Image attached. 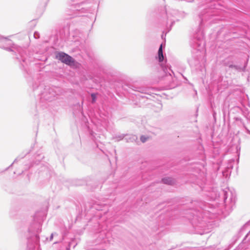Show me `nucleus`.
<instances>
[{
    "label": "nucleus",
    "instance_id": "nucleus-1",
    "mask_svg": "<svg viewBox=\"0 0 250 250\" xmlns=\"http://www.w3.org/2000/svg\"><path fill=\"white\" fill-rule=\"evenodd\" d=\"M37 89L43 91L41 93L40 101L38 104L37 106L43 109L47 108L48 105V103L55 100L57 98L59 92V89L57 87H50V86H45L40 85Z\"/></svg>",
    "mask_w": 250,
    "mask_h": 250
},
{
    "label": "nucleus",
    "instance_id": "nucleus-19",
    "mask_svg": "<svg viewBox=\"0 0 250 250\" xmlns=\"http://www.w3.org/2000/svg\"><path fill=\"white\" fill-rule=\"evenodd\" d=\"M125 137V135L121 134L118 136H116L114 138V139H117V141L121 140L124 139Z\"/></svg>",
    "mask_w": 250,
    "mask_h": 250
},
{
    "label": "nucleus",
    "instance_id": "nucleus-3",
    "mask_svg": "<svg viewBox=\"0 0 250 250\" xmlns=\"http://www.w3.org/2000/svg\"><path fill=\"white\" fill-rule=\"evenodd\" d=\"M56 59L62 62L71 67H74L76 65V62L71 56L63 52H57L56 53Z\"/></svg>",
    "mask_w": 250,
    "mask_h": 250
},
{
    "label": "nucleus",
    "instance_id": "nucleus-5",
    "mask_svg": "<svg viewBox=\"0 0 250 250\" xmlns=\"http://www.w3.org/2000/svg\"><path fill=\"white\" fill-rule=\"evenodd\" d=\"M78 13V0H69V8L67 14L70 16V18L76 17Z\"/></svg>",
    "mask_w": 250,
    "mask_h": 250
},
{
    "label": "nucleus",
    "instance_id": "nucleus-11",
    "mask_svg": "<svg viewBox=\"0 0 250 250\" xmlns=\"http://www.w3.org/2000/svg\"><path fill=\"white\" fill-rule=\"evenodd\" d=\"M226 65L228 66L230 68L234 69L238 71L241 72V71H245L246 70V65H244V66H241L240 65H233L232 64H229L228 63L226 64Z\"/></svg>",
    "mask_w": 250,
    "mask_h": 250
},
{
    "label": "nucleus",
    "instance_id": "nucleus-7",
    "mask_svg": "<svg viewBox=\"0 0 250 250\" xmlns=\"http://www.w3.org/2000/svg\"><path fill=\"white\" fill-rule=\"evenodd\" d=\"M193 47L200 52L203 51L205 49V42L203 38L196 39L194 41Z\"/></svg>",
    "mask_w": 250,
    "mask_h": 250
},
{
    "label": "nucleus",
    "instance_id": "nucleus-9",
    "mask_svg": "<svg viewBox=\"0 0 250 250\" xmlns=\"http://www.w3.org/2000/svg\"><path fill=\"white\" fill-rule=\"evenodd\" d=\"M33 239H34V244H31V239H29L27 243V247L30 249H32L33 248L35 247V245H38L39 243V236L36 234L33 237Z\"/></svg>",
    "mask_w": 250,
    "mask_h": 250
},
{
    "label": "nucleus",
    "instance_id": "nucleus-14",
    "mask_svg": "<svg viewBox=\"0 0 250 250\" xmlns=\"http://www.w3.org/2000/svg\"><path fill=\"white\" fill-rule=\"evenodd\" d=\"M162 181L164 184L167 185H171L173 183L172 179L169 177L163 178Z\"/></svg>",
    "mask_w": 250,
    "mask_h": 250
},
{
    "label": "nucleus",
    "instance_id": "nucleus-13",
    "mask_svg": "<svg viewBox=\"0 0 250 250\" xmlns=\"http://www.w3.org/2000/svg\"><path fill=\"white\" fill-rule=\"evenodd\" d=\"M29 152H26V153H25L24 155H20L18 157H17L14 161L13 163L6 169L9 168L10 167H12L13 164L16 163L18 161L23 158Z\"/></svg>",
    "mask_w": 250,
    "mask_h": 250
},
{
    "label": "nucleus",
    "instance_id": "nucleus-17",
    "mask_svg": "<svg viewBox=\"0 0 250 250\" xmlns=\"http://www.w3.org/2000/svg\"><path fill=\"white\" fill-rule=\"evenodd\" d=\"M91 98H92V103H94L96 102V94L95 93L91 94Z\"/></svg>",
    "mask_w": 250,
    "mask_h": 250
},
{
    "label": "nucleus",
    "instance_id": "nucleus-23",
    "mask_svg": "<svg viewBox=\"0 0 250 250\" xmlns=\"http://www.w3.org/2000/svg\"><path fill=\"white\" fill-rule=\"evenodd\" d=\"M247 131L248 133H249L250 134V131L248 129H247Z\"/></svg>",
    "mask_w": 250,
    "mask_h": 250
},
{
    "label": "nucleus",
    "instance_id": "nucleus-21",
    "mask_svg": "<svg viewBox=\"0 0 250 250\" xmlns=\"http://www.w3.org/2000/svg\"><path fill=\"white\" fill-rule=\"evenodd\" d=\"M34 37L35 39H39L40 38V34L38 32H35L34 33Z\"/></svg>",
    "mask_w": 250,
    "mask_h": 250
},
{
    "label": "nucleus",
    "instance_id": "nucleus-16",
    "mask_svg": "<svg viewBox=\"0 0 250 250\" xmlns=\"http://www.w3.org/2000/svg\"><path fill=\"white\" fill-rule=\"evenodd\" d=\"M138 91L145 94H149V90L147 88H140Z\"/></svg>",
    "mask_w": 250,
    "mask_h": 250
},
{
    "label": "nucleus",
    "instance_id": "nucleus-8",
    "mask_svg": "<svg viewBox=\"0 0 250 250\" xmlns=\"http://www.w3.org/2000/svg\"><path fill=\"white\" fill-rule=\"evenodd\" d=\"M44 158L42 154H36L34 156V160L30 165H25V170L28 169L30 167H33L34 165H38L41 161Z\"/></svg>",
    "mask_w": 250,
    "mask_h": 250
},
{
    "label": "nucleus",
    "instance_id": "nucleus-12",
    "mask_svg": "<svg viewBox=\"0 0 250 250\" xmlns=\"http://www.w3.org/2000/svg\"><path fill=\"white\" fill-rule=\"evenodd\" d=\"M125 139L127 142H133L137 139V137L136 135H130L128 136Z\"/></svg>",
    "mask_w": 250,
    "mask_h": 250
},
{
    "label": "nucleus",
    "instance_id": "nucleus-10",
    "mask_svg": "<svg viewBox=\"0 0 250 250\" xmlns=\"http://www.w3.org/2000/svg\"><path fill=\"white\" fill-rule=\"evenodd\" d=\"M96 235H97L98 237L96 243L98 244L101 243L102 240L107 237V231L105 230H102L100 231L99 233L96 234Z\"/></svg>",
    "mask_w": 250,
    "mask_h": 250
},
{
    "label": "nucleus",
    "instance_id": "nucleus-24",
    "mask_svg": "<svg viewBox=\"0 0 250 250\" xmlns=\"http://www.w3.org/2000/svg\"><path fill=\"white\" fill-rule=\"evenodd\" d=\"M34 91H36L37 89H35L34 87L33 88Z\"/></svg>",
    "mask_w": 250,
    "mask_h": 250
},
{
    "label": "nucleus",
    "instance_id": "nucleus-6",
    "mask_svg": "<svg viewBox=\"0 0 250 250\" xmlns=\"http://www.w3.org/2000/svg\"><path fill=\"white\" fill-rule=\"evenodd\" d=\"M37 214H35V216L34 218V222L33 224L31 225L30 227L29 228V231L31 233L36 232L39 233L41 231V219L37 218Z\"/></svg>",
    "mask_w": 250,
    "mask_h": 250
},
{
    "label": "nucleus",
    "instance_id": "nucleus-4",
    "mask_svg": "<svg viewBox=\"0 0 250 250\" xmlns=\"http://www.w3.org/2000/svg\"><path fill=\"white\" fill-rule=\"evenodd\" d=\"M158 58L159 62H161V67L162 70H163L164 73L165 74L166 76H167L168 75H169L170 77H171V73H173L172 71L167 66L163 65V63L162 62L164 61V57L163 55V46H162V44L160 45L159 48L158 49Z\"/></svg>",
    "mask_w": 250,
    "mask_h": 250
},
{
    "label": "nucleus",
    "instance_id": "nucleus-2",
    "mask_svg": "<svg viewBox=\"0 0 250 250\" xmlns=\"http://www.w3.org/2000/svg\"><path fill=\"white\" fill-rule=\"evenodd\" d=\"M0 48L8 51L13 52L16 56V59L19 62H21V60L23 62H25V50L22 48L13 44L12 41L7 38L0 36Z\"/></svg>",
    "mask_w": 250,
    "mask_h": 250
},
{
    "label": "nucleus",
    "instance_id": "nucleus-20",
    "mask_svg": "<svg viewBox=\"0 0 250 250\" xmlns=\"http://www.w3.org/2000/svg\"><path fill=\"white\" fill-rule=\"evenodd\" d=\"M223 193H224V201H225L228 198L229 192L226 190H224Z\"/></svg>",
    "mask_w": 250,
    "mask_h": 250
},
{
    "label": "nucleus",
    "instance_id": "nucleus-18",
    "mask_svg": "<svg viewBox=\"0 0 250 250\" xmlns=\"http://www.w3.org/2000/svg\"><path fill=\"white\" fill-rule=\"evenodd\" d=\"M148 139V137L145 136H142L140 138V140L142 143L146 142Z\"/></svg>",
    "mask_w": 250,
    "mask_h": 250
},
{
    "label": "nucleus",
    "instance_id": "nucleus-22",
    "mask_svg": "<svg viewBox=\"0 0 250 250\" xmlns=\"http://www.w3.org/2000/svg\"><path fill=\"white\" fill-rule=\"evenodd\" d=\"M53 234L52 233L51 236H50V240H49L51 241L52 240V239H53Z\"/></svg>",
    "mask_w": 250,
    "mask_h": 250
},
{
    "label": "nucleus",
    "instance_id": "nucleus-15",
    "mask_svg": "<svg viewBox=\"0 0 250 250\" xmlns=\"http://www.w3.org/2000/svg\"><path fill=\"white\" fill-rule=\"evenodd\" d=\"M78 109V106L77 105V104H76L74 105L73 107H72L73 114L75 117H76V116L77 115Z\"/></svg>",
    "mask_w": 250,
    "mask_h": 250
}]
</instances>
